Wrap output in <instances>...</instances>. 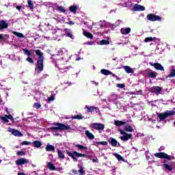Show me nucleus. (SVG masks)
<instances>
[{"label": "nucleus", "instance_id": "f257e3e1", "mask_svg": "<svg viewBox=\"0 0 175 175\" xmlns=\"http://www.w3.org/2000/svg\"><path fill=\"white\" fill-rule=\"evenodd\" d=\"M65 53H68V51L66 50L65 48H62L58 50L57 55H55V57H52V62L55 64V66H56V68H59V65H64L68 62L66 59H64V57L59 59V55H62L63 54H65Z\"/></svg>", "mask_w": 175, "mask_h": 175}, {"label": "nucleus", "instance_id": "f03ea898", "mask_svg": "<svg viewBox=\"0 0 175 175\" xmlns=\"http://www.w3.org/2000/svg\"><path fill=\"white\" fill-rule=\"evenodd\" d=\"M36 54L38 56L36 72L40 73L43 70V53H42V51L38 49L36 51Z\"/></svg>", "mask_w": 175, "mask_h": 175}, {"label": "nucleus", "instance_id": "7ed1b4c3", "mask_svg": "<svg viewBox=\"0 0 175 175\" xmlns=\"http://www.w3.org/2000/svg\"><path fill=\"white\" fill-rule=\"evenodd\" d=\"M51 131H68L70 129V126L62 123H56L55 126L49 128Z\"/></svg>", "mask_w": 175, "mask_h": 175}, {"label": "nucleus", "instance_id": "20e7f679", "mask_svg": "<svg viewBox=\"0 0 175 175\" xmlns=\"http://www.w3.org/2000/svg\"><path fill=\"white\" fill-rule=\"evenodd\" d=\"M174 111H166L164 113H158V117L160 121H162L163 120H166V118H167V117H169L170 116H174Z\"/></svg>", "mask_w": 175, "mask_h": 175}, {"label": "nucleus", "instance_id": "39448f33", "mask_svg": "<svg viewBox=\"0 0 175 175\" xmlns=\"http://www.w3.org/2000/svg\"><path fill=\"white\" fill-rule=\"evenodd\" d=\"M67 154H68V157H70L72 159H73L74 161H77V158H81V157L85 158V154L79 153L76 151H74L72 152H67Z\"/></svg>", "mask_w": 175, "mask_h": 175}, {"label": "nucleus", "instance_id": "423d86ee", "mask_svg": "<svg viewBox=\"0 0 175 175\" xmlns=\"http://www.w3.org/2000/svg\"><path fill=\"white\" fill-rule=\"evenodd\" d=\"M154 155L157 157V158H161L162 159H167L168 161H172V159H173L172 156H170L165 152L155 153Z\"/></svg>", "mask_w": 175, "mask_h": 175}, {"label": "nucleus", "instance_id": "0eeeda50", "mask_svg": "<svg viewBox=\"0 0 175 175\" xmlns=\"http://www.w3.org/2000/svg\"><path fill=\"white\" fill-rule=\"evenodd\" d=\"M163 167L165 170H167L168 172H172L173 170V162L167 161V160H165L163 163Z\"/></svg>", "mask_w": 175, "mask_h": 175}, {"label": "nucleus", "instance_id": "6e6552de", "mask_svg": "<svg viewBox=\"0 0 175 175\" xmlns=\"http://www.w3.org/2000/svg\"><path fill=\"white\" fill-rule=\"evenodd\" d=\"M92 129H96V131H103L105 129V124L100 123H92L90 125Z\"/></svg>", "mask_w": 175, "mask_h": 175}, {"label": "nucleus", "instance_id": "1a4fd4ad", "mask_svg": "<svg viewBox=\"0 0 175 175\" xmlns=\"http://www.w3.org/2000/svg\"><path fill=\"white\" fill-rule=\"evenodd\" d=\"M120 134L123 136L120 137L122 142H128L130 139H132V135L131 133H126L125 131L120 130Z\"/></svg>", "mask_w": 175, "mask_h": 175}, {"label": "nucleus", "instance_id": "9d476101", "mask_svg": "<svg viewBox=\"0 0 175 175\" xmlns=\"http://www.w3.org/2000/svg\"><path fill=\"white\" fill-rule=\"evenodd\" d=\"M8 132H10V133H12L13 136H16V137H23V133H21V132H20V131L18 130H16L14 129L9 127L8 129Z\"/></svg>", "mask_w": 175, "mask_h": 175}, {"label": "nucleus", "instance_id": "9b49d317", "mask_svg": "<svg viewBox=\"0 0 175 175\" xmlns=\"http://www.w3.org/2000/svg\"><path fill=\"white\" fill-rule=\"evenodd\" d=\"M146 18L149 21H161L162 20V18H161V16L154 15L153 14H148Z\"/></svg>", "mask_w": 175, "mask_h": 175}, {"label": "nucleus", "instance_id": "f8f14e48", "mask_svg": "<svg viewBox=\"0 0 175 175\" xmlns=\"http://www.w3.org/2000/svg\"><path fill=\"white\" fill-rule=\"evenodd\" d=\"M15 163L17 166H23V165H25V163H29V160L25 158H21L17 159L15 161Z\"/></svg>", "mask_w": 175, "mask_h": 175}, {"label": "nucleus", "instance_id": "ddd939ff", "mask_svg": "<svg viewBox=\"0 0 175 175\" xmlns=\"http://www.w3.org/2000/svg\"><path fill=\"white\" fill-rule=\"evenodd\" d=\"M85 109H87L88 113H98L99 111L98 107L85 105Z\"/></svg>", "mask_w": 175, "mask_h": 175}, {"label": "nucleus", "instance_id": "4468645a", "mask_svg": "<svg viewBox=\"0 0 175 175\" xmlns=\"http://www.w3.org/2000/svg\"><path fill=\"white\" fill-rule=\"evenodd\" d=\"M149 64L150 65H151V66H154L156 70H161V72H163L165 70V68L163 67L162 64L159 63L150 62Z\"/></svg>", "mask_w": 175, "mask_h": 175}, {"label": "nucleus", "instance_id": "2eb2a0df", "mask_svg": "<svg viewBox=\"0 0 175 175\" xmlns=\"http://www.w3.org/2000/svg\"><path fill=\"white\" fill-rule=\"evenodd\" d=\"M109 102H112L116 105L118 102V96L117 94H111L108 98H107Z\"/></svg>", "mask_w": 175, "mask_h": 175}, {"label": "nucleus", "instance_id": "dca6fc26", "mask_svg": "<svg viewBox=\"0 0 175 175\" xmlns=\"http://www.w3.org/2000/svg\"><path fill=\"white\" fill-rule=\"evenodd\" d=\"M144 10H146L144 6L139 4H135L133 7V12H144Z\"/></svg>", "mask_w": 175, "mask_h": 175}, {"label": "nucleus", "instance_id": "f3484780", "mask_svg": "<svg viewBox=\"0 0 175 175\" xmlns=\"http://www.w3.org/2000/svg\"><path fill=\"white\" fill-rule=\"evenodd\" d=\"M150 92H154L156 95H159L162 92V88L159 86H153L150 88Z\"/></svg>", "mask_w": 175, "mask_h": 175}, {"label": "nucleus", "instance_id": "a211bd4d", "mask_svg": "<svg viewBox=\"0 0 175 175\" xmlns=\"http://www.w3.org/2000/svg\"><path fill=\"white\" fill-rule=\"evenodd\" d=\"M0 120H1V121H3V122L6 124V122H9L8 120H11L12 121H13V116L12 115H8V116L5 115L4 116H0Z\"/></svg>", "mask_w": 175, "mask_h": 175}, {"label": "nucleus", "instance_id": "6ab92c4d", "mask_svg": "<svg viewBox=\"0 0 175 175\" xmlns=\"http://www.w3.org/2000/svg\"><path fill=\"white\" fill-rule=\"evenodd\" d=\"M53 20L56 21L57 23H60L61 24L65 23V17L61 16V15H57L53 17Z\"/></svg>", "mask_w": 175, "mask_h": 175}, {"label": "nucleus", "instance_id": "aec40b11", "mask_svg": "<svg viewBox=\"0 0 175 175\" xmlns=\"http://www.w3.org/2000/svg\"><path fill=\"white\" fill-rule=\"evenodd\" d=\"M145 77H150V79H155V77H157V72L152 70L146 72Z\"/></svg>", "mask_w": 175, "mask_h": 175}, {"label": "nucleus", "instance_id": "412c9836", "mask_svg": "<svg viewBox=\"0 0 175 175\" xmlns=\"http://www.w3.org/2000/svg\"><path fill=\"white\" fill-rule=\"evenodd\" d=\"M109 142L112 147H117V146H120V143H118V142H117L116 139L113 137L109 138Z\"/></svg>", "mask_w": 175, "mask_h": 175}, {"label": "nucleus", "instance_id": "4be33fe9", "mask_svg": "<svg viewBox=\"0 0 175 175\" xmlns=\"http://www.w3.org/2000/svg\"><path fill=\"white\" fill-rule=\"evenodd\" d=\"M126 122H128V121L124 120H122V121H120V120H115L114 121V124L116 126H121L122 125H125L126 124Z\"/></svg>", "mask_w": 175, "mask_h": 175}, {"label": "nucleus", "instance_id": "5701e85b", "mask_svg": "<svg viewBox=\"0 0 175 175\" xmlns=\"http://www.w3.org/2000/svg\"><path fill=\"white\" fill-rule=\"evenodd\" d=\"M115 105L117 107V110L119 111H124L125 110V107L120 103V102L118 101Z\"/></svg>", "mask_w": 175, "mask_h": 175}, {"label": "nucleus", "instance_id": "b1692460", "mask_svg": "<svg viewBox=\"0 0 175 175\" xmlns=\"http://www.w3.org/2000/svg\"><path fill=\"white\" fill-rule=\"evenodd\" d=\"M56 10L57 12H60V13H64V14H67L68 11L66 10V9H65V8L59 5L56 7Z\"/></svg>", "mask_w": 175, "mask_h": 175}, {"label": "nucleus", "instance_id": "393cba45", "mask_svg": "<svg viewBox=\"0 0 175 175\" xmlns=\"http://www.w3.org/2000/svg\"><path fill=\"white\" fill-rule=\"evenodd\" d=\"M121 33L122 35H128V33H131V28L130 27H126V28H122L120 29Z\"/></svg>", "mask_w": 175, "mask_h": 175}, {"label": "nucleus", "instance_id": "a878e982", "mask_svg": "<svg viewBox=\"0 0 175 175\" xmlns=\"http://www.w3.org/2000/svg\"><path fill=\"white\" fill-rule=\"evenodd\" d=\"M9 27V24L5 21H0V27L1 29H6Z\"/></svg>", "mask_w": 175, "mask_h": 175}, {"label": "nucleus", "instance_id": "bb28decb", "mask_svg": "<svg viewBox=\"0 0 175 175\" xmlns=\"http://www.w3.org/2000/svg\"><path fill=\"white\" fill-rule=\"evenodd\" d=\"M85 135L87 136L88 139H90V140H92L95 139V136L94 134H92L90 131L87 130L85 131Z\"/></svg>", "mask_w": 175, "mask_h": 175}, {"label": "nucleus", "instance_id": "cd10ccee", "mask_svg": "<svg viewBox=\"0 0 175 175\" xmlns=\"http://www.w3.org/2000/svg\"><path fill=\"white\" fill-rule=\"evenodd\" d=\"M123 68L124 69L125 72H126L127 73H135V70L131 67H129V66H124L123 67Z\"/></svg>", "mask_w": 175, "mask_h": 175}, {"label": "nucleus", "instance_id": "c85d7f7f", "mask_svg": "<svg viewBox=\"0 0 175 175\" xmlns=\"http://www.w3.org/2000/svg\"><path fill=\"white\" fill-rule=\"evenodd\" d=\"M32 144L36 148H40V147H42V142L38 140L34 141L33 142H32Z\"/></svg>", "mask_w": 175, "mask_h": 175}, {"label": "nucleus", "instance_id": "c756f323", "mask_svg": "<svg viewBox=\"0 0 175 175\" xmlns=\"http://www.w3.org/2000/svg\"><path fill=\"white\" fill-rule=\"evenodd\" d=\"M47 169L49 170H58V169L55 168L53 162H48L47 163Z\"/></svg>", "mask_w": 175, "mask_h": 175}, {"label": "nucleus", "instance_id": "7c9ffc66", "mask_svg": "<svg viewBox=\"0 0 175 175\" xmlns=\"http://www.w3.org/2000/svg\"><path fill=\"white\" fill-rule=\"evenodd\" d=\"M77 9H79V6H77V5H73L69 8V10L71 13H76V12H77Z\"/></svg>", "mask_w": 175, "mask_h": 175}, {"label": "nucleus", "instance_id": "2f4dec72", "mask_svg": "<svg viewBox=\"0 0 175 175\" xmlns=\"http://www.w3.org/2000/svg\"><path fill=\"white\" fill-rule=\"evenodd\" d=\"M172 78V77H175V69H173L171 70V72L168 75V76H165L163 77V79H164V80H165L167 78Z\"/></svg>", "mask_w": 175, "mask_h": 175}, {"label": "nucleus", "instance_id": "473e14b6", "mask_svg": "<svg viewBox=\"0 0 175 175\" xmlns=\"http://www.w3.org/2000/svg\"><path fill=\"white\" fill-rule=\"evenodd\" d=\"M83 35L88 39H92L94 38V36L91 33H90L85 30H83Z\"/></svg>", "mask_w": 175, "mask_h": 175}, {"label": "nucleus", "instance_id": "72a5a7b5", "mask_svg": "<svg viewBox=\"0 0 175 175\" xmlns=\"http://www.w3.org/2000/svg\"><path fill=\"white\" fill-rule=\"evenodd\" d=\"M74 146L75 147H76V148H78V150H84L85 151H87V150H88V148L80 144H74Z\"/></svg>", "mask_w": 175, "mask_h": 175}, {"label": "nucleus", "instance_id": "f704fd0d", "mask_svg": "<svg viewBox=\"0 0 175 175\" xmlns=\"http://www.w3.org/2000/svg\"><path fill=\"white\" fill-rule=\"evenodd\" d=\"M57 155L60 159H65V154H64V151L57 149Z\"/></svg>", "mask_w": 175, "mask_h": 175}, {"label": "nucleus", "instance_id": "c9c22d12", "mask_svg": "<svg viewBox=\"0 0 175 175\" xmlns=\"http://www.w3.org/2000/svg\"><path fill=\"white\" fill-rule=\"evenodd\" d=\"M46 151H55V148L48 144L46 146Z\"/></svg>", "mask_w": 175, "mask_h": 175}, {"label": "nucleus", "instance_id": "e433bc0d", "mask_svg": "<svg viewBox=\"0 0 175 175\" xmlns=\"http://www.w3.org/2000/svg\"><path fill=\"white\" fill-rule=\"evenodd\" d=\"M102 75H105V76H109V75H111V72L109 70L102 69L101 70Z\"/></svg>", "mask_w": 175, "mask_h": 175}, {"label": "nucleus", "instance_id": "4c0bfd02", "mask_svg": "<svg viewBox=\"0 0 175 175\" xmlns=\"http://www.w3.org/2000/svg\"><path fill=\"white\" fill-rule=\"evenodd\" d=\"M66 36H68V38H70V39H75V36L72 33V31H70V30H69V29H66Z\"/></svg>", "mask_w": 175, "mask_h": 175}, {"label": "nucleus", "instance_id": "58836bf2", "mask_svg": "<svg viewBox=\"0 0 175 175\" xmlns=\"http://www.w3.org/2000/svg\"><path fill=\"white\" fill-rule=\"evenodd\" d=\"M23 54H25V55H27L28 57L31 55V51L28 50L27 49H23Z\"/></svg>", "mask_w": 175, "mask_h": 175}, {"label": "nucleus", "instance_id": "ea45409f", "mask_svg": "<svg viewBox=\"0 0 175 175\" xmlns=\"http://www.w3.org/2000/svg\"><path fill=\"white\" fill-rule=\"evenodd\" d=\"M124 131L126 132H133V129H132V126H131L130 125L127 124L124 127Z\"/></svg>", "mask_w": 175, "mask_h": 175}, {"label": "nucleus", "instance_id": "a19ab883", "mask_svg": "<svg viewBox=\"0 0 175 175\" xmlns=\"http://www.w3.org/2000/svg\"><path fill=\"white\" fill-rule=\"evenodd\" d=\"M12 33L13 35H15V36H17V38H25V36H24V34L18 33L17 31H12Z\"/></svg>", "mask_w": 175, "mask_h": 175}, {"label": "nucleus", "instance_id": "79ce46f5", "mask_svg": "<svg viewBox=\"0 0 175 175\" xmlns=\"http://www.w3.org/2000/svg\"><path fill=\"white\" fill-rule=\"evenodd\" d=\"M120 24H121V21L118 20V21H116L115 24H109V27H112V28H115V27H118V25H120Z\"/></svg>", "mask_w": 175, "mask_h": 175}, {"label": "nucleus", "instance_id": "37998d69", "mask_svg": "<svg viewBox=\"0 0 175 175\" xmlns=\"http://www.w3.org/2000/svg\"><path fill=\"white\" fill-rule=\"evenodd\" d=\"M99 144H101V146H107V142H94V146H98Z\"/></svg>", "mask_w": 175, "mask_h": 175}, {"label": "nucleus", "instance_id": "c03bdc74", "mask_svg": "<svg viewBox=\"0 0 175 175\" xmlns=\"http://www.w3.org/2000/svg\"><path fill=\"white\" fill-rule=\"evenodd\" d=\"M113 155H114V157H116V158L118 159V161H125L124 159V157H122L121 155H120L117 153H114Z\"/></svg>", "mask_w": 175, "mask_h": 175}, {"label": "nucleus", "instance_id": "a18cd8bd", "mask_svg": "<svg viewBox=\"0 0 175 175\" xmlns=\"http://www.w3.org/2000/svg\"><path fill=\"white\" fill-rule=\"evenodd\" d=\"M124 7L128 8L130 9V8H132V1H128L124 3Z\"/></svg>", "mask_w": 175, "mask_h": 175}, {"label": "nucleus", "instance_id": "49530a36", "mask_svg": "<svg viewBox=\"0 0 175 175\" xmlns=\"http://www.w3.org/2000/svg\"><path fill=\"white\" fill-rule=\"evenodd\" d=\"M55 99V97L54 96V95H51L49 98H48V99L46 100V102L50 103L51 102L54 101Z\"/></svg>", "mask_w": 175, "mask_h": 175}, {"label": "nucleus", "instance_id": "de8ad7c7", "mask_svg": "<svg viewBox=\"0 0 175 175\" xmlns=\"http://www.w3.org/2000/svg\"><path fill=\"white\" fill-rule=\"evenodd\" d=\"M73 120H83V116L81 115H77L75 116H72Z\"/></svg>", "mask_w": 175, "mask_h": 175}, {"label": "nucleus", "instance_id": "09e8293b", "mask_svg": "<svg viewBox=\"0 0 175 175\" xmlns=\"http://www.w3.org/2000/svg\"><path fill=\"white\" fill-rule=\"evenodd\" d=\"M109 41H107V40H102L100 42V44L101 46H103V45H106V44H109Z\"/></svg>", "mask_w": 175, "mask_h": 175}, {"label": "nucleus", "instance_id": "8fccbe9b", "mask_svg": "<svg viewBox=\"0 0 175 175\" xmlns=\"http://www.w3.org/2000/svg\"><path fill=\"white\" fill-rule=\"evenodd\" d=\"M79 173H80L81 175L85 174V172L84 171L82 166H79Z\"/></svg>", "mask_w": 175, "mask_h": 175}, {"label": "nucleus", "instance_id": "3c124183", "mask_svg": "<svg viewBox=\"0 0 175 175\" xmlns=\"http://www.w3.org/2000/svg\"><path fill=\"white\" fill-rule=\"evenodd\" d=\"M154 39H155V38H152L151 37H149V38H146L145 40H144V42L146 43H148V42H152V40H154Z\"/></svg>", "mask_w": 175, "mask_h": 175}, {"label": "nucleus", "instance_id": "603ef678", "mask_svg": "<svg viewBox=\"0 0 175 175\" xmlns=\"http://www.w3.org/2000/svg\"><path fill=\"white\" fill-rule=\"evenodd\" d=\"M116 87H118V88H125V84H124V83H121V84L118 83L116 85Z\"/></svg>", "mask_w": 175, "mask_h": 175}, {"label": "nucleus", "instance_id": "864d4df0", "mask_svg": "<svg viewBox=\"0 0 175 175\" xmlns=\"http://www.w3.org/2000/svg\"><path fill=\"white\" fill-rule=\"evenodd\" d=\"M23 146H29V144H32V143H31V142H27V141H24L22 142Z\"/></svg>", "mask_w": 175, "mask_h": 175}, {"label": "nucleus", "instance_id": "5fc2aeb1", "mask_svg": "<svg viewBox=\"0 0 175 175\" xmlns=\"http://www.w3.org/2000/svg\"><path fill=\"white\" fill-rule=\"evenodd\" d=\"M27 3L29 5V8H30V9H33V3H32V1H28Z\"/></svg>", "mask_w": 175, "mask_h": 175}, {"label": "nucleus", "instance_id": "6e6d98bb", "mask_svg": "<svg viewBox=\"0 0 175 175\" xmlns=\"http://www.w3.org/2000/svg\"><path fill=\"white\" fill-rule=\"evenodd\" d=\"M27 62H29L30 64H33V59L30 57L27 58Z\"/></svg>", "mask_w": 175, "mask_h": 175}, {"label": "nucleus", "instance_id": "4d7b16f0", "mask_svg": "<svg viewBox=\"0 0 175 175\" xmlns=\"http://www.w3.org/2000/svg\"><path fill=\"white\" fill-rule=\"evenodd\" d=\"M16 155H18V156L25 155V152H24L23 151H18L17 153H16Z\"/></svg>", "mask_w": 175, "mask_h": 175}, {"label": "nucleus", "instance_id": "13d9d810", "mask_svg": "<svg viewBox=\"0 0 175 175\" xmlns=\"http://www.w3.org/2000/svg\"><path fill=\"white\" fill-rule=\"evenodd\" d=\"M34 107L35 109H40V104L38 103H34Z\"/></svg>", "mask_w": 175, "mask_h": 175}, {"label": "nucleus", "instance_id": "bf43d9fd", "mask_svg": "<svg viewBox=\"0 0 175 175\" xmlns=\"http://www.w3.org/2000/svg\"><path fill=\"white\" fill-rule=\"evenodd\" d=\"M10 59H12V61H16V55H10Z\"/></svg>", "mask_w": 175, "mask_h": 175}, {"label": "nucleus", "instance_id": "052dcab7", "mask_svg": "<svg viewBox=\"0 0 175 175\" xmlns=\"http://www.w3.org/2000/svg\"><path fill=\"white\" fill-rule=\"evenodd\" d=\"M84 44H87L88 46H92L94 44V42H86L84 43Z\"/></svg>", "mask_w": 175, "mask_h": 175}, {"label": "nucleus", "instance_id": "680f3d73", "mask_svg": "<svg viewBox=\"0 0 175 175\" xmlns=\"http://www.w3.org/2000/svg\"><path fill=\"white\" fill-rule=\"evenodd\" d=\"M93 163H96L98 162V158L97 157H94L93 159H91Z\"/></svg>", "mask_w": 175, "mask_h": 175}, {"label": "nucleus", "instance_id": "e2e57ef3", "mask_svg": "<svg viewBox=\"0 0 175 175\" xmlns=\"http://www.w3.org/2000/svg\"><path fill=\"white\" fill-rule=\"evenodd\" d=\"M66 24H68V25H75V23L72 21L67 22Z\"/></svg>", "mask_w": 175, "mask_h": 175}, {"label": "nucleus", "instance_id": "0e129e2a", "mask_svg": "<svg viewBox=\"0 0 175 175\" xmlns=\"http://www.w3.org/2000/svg\"><path fill=\"white\" fill-rule=\"evenodd\" d=\"M31 174L38 175V174H39V173L38 172V171H33V172H31Z\"/></svg>", "mask_w": 175, "mask_h": 175}, {"label": "nucleus", "instance_id": "69168bd1", "mask_svg": "<svg viewBox=\"0 0 175 175\" xmlns=\"http://www.w3.org/2000/svg\"><path fill=\"white\" fill-rule=\"evenodd\" d=\"M18 175H28V174H25L24 172H18Z\"/></svg>", "mask_w": 175, "mask_h": 175}, {"label": "nucleus", "instance_id": "338daca9", "mask_svg": "<svg viewBox=\"0 0 175 175\" xmlns=\"http://www.w3.org/2000/svg\"><path fill=\"white\" fill-rule=\"evenodd\" d=\"M16 9H17V10L21 11V6L17 5V6H16Z\"/></svg>", "mask_w": 175, "mask_h": 175}, {"label": "nucleus", "instance_id": "774afa93", "mask_svg": "<svg viewBox=\"0 0 175 175\" xmlns=\"http://www.w3.org/2000/svg\"><path fill=\"white\" fill-rule=\"evenodd\" d=\"M166 48L167 50H170V46L168 44H166Z\"/></svg>", "mask_w": 175, "mask_h": 175}]
</instances>
